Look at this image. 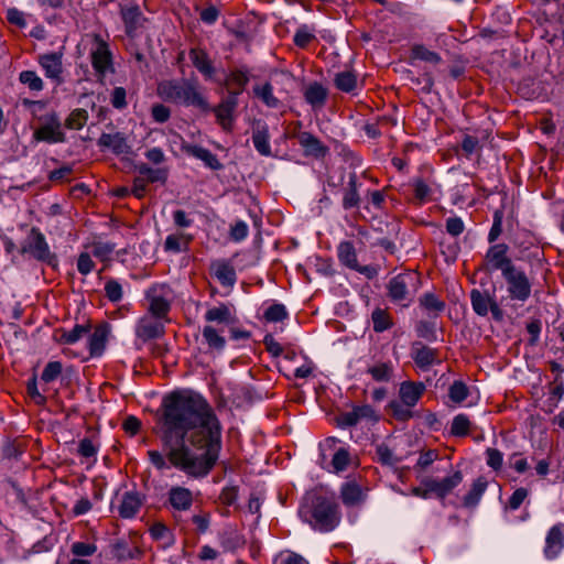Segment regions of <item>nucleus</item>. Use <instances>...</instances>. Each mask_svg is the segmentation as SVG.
<instances>
[{
    "label": "nucleus",
    "instance_id": "obj_1",
    "mask_svg": "<svg viewBox=\"0 0 564 564\" xmlns=\"http://www.w3.org/2000/svg\"><path fill=\"white\" fill-rule=\"evenodd\" d=\"M160 440L171 465L188 476L204 477L221 448V425L199 394L176 391L164 397Z\"/></svg>",
    "mask_w": 564,
    "mask_h": 564
},
{
    "label": "nucleus",
    "instance_id": "obj_2",
    "mask_svg": "<svg viewBox=\"0 0 564 564\" xmlns=\"http://www.w3.org/2000/svg\"><path fill=\"white\" fill-rule=\"evenodd\" d=\"M299 514L313 530L322 533L335 530L340 522L338 506L322 496L307 498L301 505Z\"/></svg>",
    "mask_w": 564,
    "mask_h": 564
},
{
    "label": "nucleus",
    "instance_id": "obj_3",
    "mask_svg": "<svg viewBox=\"0 0 564 564\" xmlns=\"http://www.w3.org/2000/svg\"><path fill=\"white\" fill-rule=\"evenodd\" d=\"M158 94L162 99L167 101L193 106L204 112L210 110V105L200 93L199 86L194 79L182 78L163 80L158 85Z\"/></svg>",
    "mask_w": 564,
    "mask_h": 564
},
{
    "label": "nucleus",
    "instance_id": "obj_4",
    "mask_svg": "<svg viewBox=\"0 0 564 564\" xmlns=\"http://www.w3.org/2000/svg\"><path fill=\"white\" fill-rule=\"evenodd\" d=\"M22 105L28 108L32 117L39 121L40 126L33 132V138L36 141L47 143L65 142L66 135L62 129L58 115L55 111H46V104L44 101L23 99Z\"/></svg>",
    "mask_w": 564,
    "mask_h": 564
},
{
    "label": "nucleus",
    "instance_id": "obj_5",
    "mask_svg": "<svg viewBox=\"0 0 564 564\" xmlns=\"http://www.w3.org/2000/svg\"><path fill=\"white\" fill-rule=\"evenodd\" d=\"M506 282V296L501 304L511 313L518 314V310L531 297L532 282L530 276L518 267L502 275Z\"/></svg>",
    "mask_w": 564,
    "mask_h": 564
},
{
    "label": "nucleus",
    "instance_id": "obj_6",
    "mask_svg": "<svg viewBox=\"0 0 564 564\" xmlns=\"http://www.w3.org/2000/svg\"><path fill=\"white\" fill-rule=\"evenodd\" d=\"M82 44L88 48L89 58L97 80L105 83L107 75L115 73L112 53L101 35L93 33L83 37Z\"/></svg>",
    "mask_w": 564,
    "mask_h": 564
},
{
    "label": "nucleus",
    "instance_id": "obj_7",
    "mask_svg": "<svg viewBox=\"0 0 564 564\" xmlns=\"http://www.w3.org/2000/svg\"><path fill=\"white\" fill-rule=\"evenodd\" d=\"M20 252L22 254H29L33 259L51 267H56L58 262L56 254L51 252L45 236L35 227L31 228L26 238L21 243Z\"/></svg>",
    "mask_w": 564,
    "mask_h": 564
},
{
    "label": "nucleus",
    "instance_id": "obj_8",
    "mask_svg": "<svg viewBox=\"0 0 564 564\" xmlns=\"http://www.w3.org/2000/svg\"><path fill=\"white\" fill-rule=\"evenodd\" d=\"M417 276L413 272L400 273L393 276L388 284V294L390 299L406 306L416 291Z\"/></svg>",
    "mask_w": 564,
    "mask_h": 564
},
{
    "label": "nucleus",
    "instance_id": "obj_9",
    "mask_svg": "<svg viewBox=\"0 0 564 564\" xmlns=\"http://www.w3.org/2000/svg\"><path fill=\"white\" fill-rule=\"evenodd\" d=\"M149 300V311L158 318H163L170 311L172 290L166 284L152 286L147 292Z\"/></svg>",
    "mask_w": 564,
    "mask_h": 564
},
{
    "label": "nucleus",
    "instance_id": "obj_10",
    "mask_svg": "<svg viewBox=\"0 0 564 564\" xmlns=\"http://www.w3.org/2000/svg\"><path fill=\"white\" fill-rule=\"evenodd\" d=\"M337 257L339 262L346 268L357 271L368 279L377 275V269L372 265H360L357 259V252L351 241H341L337 247Z\"/></svg>",
    "mask_w": 564,
    "mask_h": 564
},
{
    "label": "nucleus",
    "instance_id": "obj_11",
    "mask_svg": "<svg viewBox=\"0 0 564 564\" xmlns=\"http://www.w3.org/2000/svg\"><path fill=\"white\" fill-rule=\"evenodd\" d=\"M470 302L477 315L486 316L488 312H491L494 319L498 322L503 319L502 308L488 293L474 289L470 292Z\"/></svg>",
    "mask_w": 564,
    "mask_h": 564
},
{
    "label": "nucleus",
    "instance_id": "obj_12",
    "mask_svg": "<svg viewBox=\"0 0 564 564\" xmlns=\"http://www.w3.org/2000/svg\"><path fill=\"white\" fill-rule=\"evenodd\" d=\"M238 91H229L228 97L218 106L210 107L209 111L215 113L217 122L225 131H231L232 129L235 111L238 106Z\"/></svg>",
    "mask_w": 564,
    "mask_h": 564
},
{
    "label": "nucleus",
    "instance_id": "obj_13",
    "mask_svg": "<svg viewBox=\"0 0 564 564\" xmlns=\"http://www.w3.org/2000/svg\"><path fill=\"white\" fill-rule=\"evenodd\" d=\"M509 247L506 243L491 246L486 253V261L489 270L501 272V275L517 267L508 257Z\"/></svg>",
    "mask_w": 564,
    "mask_h": 564
},
{
    "label": "nucleus",
    "instance_id": "obj_14",
    "mask_svg": "<svg viewBox=\"0 0 564 564\" xmlns=\"http://www.w3.org/2000/svg\"><path fill=\"white\" fill-rule=\"evenodd\" d=\"M362 420L376 421V412L369 404L354 406L349 412H343L336 417L337 425L341 429L357 425Z\"/></svg>",
    "mask_w": 564,
    "mask_h": 564
},
{
    "label": "nucleus",
    "instance_id": "obj_15",
    "mask_svg": "<svg viewBox=\"0 0 564 564\" xmlns=\"http://www.w3.org/2000/svg\"><path fill=\"white\" fill-rule=\"evenodd\" d=\"M463 481V474L456 470L451 476L441 480L434 478H426L423 480L424 486L430 492L435 494L440 498L446 497L454 488Z\"/></svg>",
    "mask_w": 564,
    "mask_h": 564
},
{
    "label": "nucleus",
    "instance_id": "obj_16",
    "mask_svg": "<svg viewBox=\"0 0 564 564\" xmlns=\"http://www.w3.org/2000/svg\"><path fill=\"white\" fill-rule=\"evenodd\" d=\"M564 549V524H554L546 533L543 553L546 558L554 560Z\"/></svg>",
    "mask_w": 564,
    "mask_h": 564
},
{
    "label": "nucleus",
    "instance_id": "obj_17",
    "mask_svg": "<svg viewBox=\"0 0 564 564\" xmlns=\"http://www.w3.org/2000/svg\"><path fill=\"white\" fill-rule=\"evenodd\" d=\"M121 19L128 36H134L135 32L143 26L145 18L138 4L124 3L120 8Z\"/></svg>",
    "mask_w": 564,
    "mask_h": 564
},
{
    "label": "nucleus",
    "instance_id": "obj_18",
    "mask_svg": "<svg viewBox=\"0 0 564 564\" xmlns=\"http://www.w3.org/2000/svg\"><path fill=\"white\" fill-rule=\"evenodd\" d=\"M39 64L44 69L46 78L54 82L55 85H61L63 79V63L62 54L50 53L39 56Z\"/></svg>",
    "mask_w": 564,
    "mask_h": 564
},
{
    "label": "nucleus",
    "instance_id": "obj_19",
    "mask_svg": "<svg viewBox=\"0 0 564 564\" xmlns=\"http://www.w3.org/2000/svg\"><path fill=\"white\" fill-rule=\"evenodd\" d=\"M164 334V325L150 316L141 317L135 326V336L145 343L154 338H159Z\"/></svg>",
    "mask_w": 564,
    "mask_h": 564
},
{
    "label": "nucleus",
    "instance_id": "obj_20",
    "mask_svg": "<svg viewBox=\"0 0 564 564\" xmlns=\"http://www.w3.org/2000/svg\"><path fill=\"white\" fill-rule=\"evenodd\" d=\"M98 145L110 150L117 155L128 154L131 151L126 135L121 132L102 133L98 139Z\"/></svg>",
    "mask_w": 564,
    "mask_h": 564
},
{
    "label": "nucleus",
    "instance_id": "obj_21",
    "mask_svg": "<svg viewBox=\"0 0 564 564\" xmlns=\"http://www.w3.org/2000/svg\"><path fill=\"white\" fill-rule=\"evenodd\" d=\"M181 149L186 154L203 161L204 164L210 170L219 171L223 169V164L219 162L217 156L206 148L183 142Z\"/></svg>",
    "mask_w": 564,
    "mask_h": 564
},
{
    "label": "nucleus",
    "instance_id": "obj_22",
    "mask_svg": "<svg viewBox=\"0 0 564 564\" xmlns=\"http://www.w3.org/2000/svg\"><path fill=\"white\" fill-rule=\"evenodd\" d=\"M109 335V324L104 323L95 327L88 338V348L91 357H99L104 354Z\"/></svg>",
    "mask_w": 564,
    "mask_h": 564
},
{
    "label": "nucleus",
    "instance_id": "obj_23",
    "mask_svg": "<svg viewBox=\"0 0 564 564\" xmlns=\"http://www.w3.org/2000/svg\"><path fill=\"white\" fill-rule=\"evenodd\" d=\"M425 389L426 387L423 382L404 381L399 388V401L414 408L422 398Z\"/></svg>",
    "mask_w": 564,
    "mask_h": 564
},
{
    "label": "nucleus",
    "instance_id": "obj_24",
    "mask_svg": "<svg viewBox=\"0 0 564 564\" xmlns=\"http://www.w3.org/2000/svg\"><path fill=\"white\" fill-rule=\"evenodd\" d=\"M300 145L304 149L305 155L317 159L325 158L328 154V148L319 139L307 131L300 132L297 135Z\"/></svg>",
    "mask_w": 564,
    "mask_h": 564
},
{
    "label": "nucleus",
    "instance_id": "obj_25",
    "mask_svg": "<svg viewBox=\"0 0 564 564\" xmlns=\"http://www.w3.org/2000/svg\"><path fill=\"white\" fill-rule=\"evenodd\" d=\"M360 183L356 173H350L348 176L347 185L343 189V208L348 210L359 206Z\"/></svg>",
    "mask_w": 564,
    "mask_h": 564
},
{
    "label": "nucleus",
    "instance_id": "obj_26",
    "mask_svg": "<svg viewBox=\"0 0 564 564\" xmlns=\"http://www.w3.org/2000/svg\"><path fill=\"white\" fill-rule=\"evenodd\" d=\"M412 357L414 362L421 368V369H429L434 364L440 362V358L437 356V351L431 347L415 344L412 348Z\"/></svg>",
    "mask_w": 564,
    "mask_h": 564
},
{
    "label": "nucleus",
    "instance_id": "obj_27",
    "mask_svg": "<svg viewBox=\"0 0 564 564\" xmlns=\"http://www.w3.org/2000/svg\"><path fill=\"white\" fill-rule=\"evenodd\" d=\"M210 270L221 285L231 288L236 283V271L229 262L217 260L212 263Z\"/></svg>",
    "mask_w": 564,
    "mask_h": 564
},
{
    "label": "nucleus",
    "instance_id": "obj_28",
    "mask_svg": "<svg viewBox=\"0 0 564 564\" xmlns=\"http://www.w3.org/2000/svg\"><path fill=\"white\" fill-rule=\"evenodd\" d=\"M204 318L208 323L224 325H230L236 322L232 307L226 304H219L208 308L204 315Z\"/></svg>",
    "mask_w": 564,
    "mask_h": 564
},
{
    "label": "nucleus",
    "instance_id": "obj_29",
    "mask_svg": "<svg viewBox=\"0 0 564 564\" xmlns=\"http://www.w3.org/2000/svg\"><path fill=\"white\" fill-rule=\"evenodd\" d=\"M142 506L141 498L137 491H127L122 495L118 507L119 516L123 519L135 517Z\"/></svg>",
    "mask_w": 564,
    "mask_h": 564
},
{
    "label": "nucleus",
    "instance_id": "obj_30",
    "mask_svg": "<svg viewBox=\"0 0 564 564\" xmlns=\"http://www.w3.org/2000/svg\"><path fill=\"white\" fill-rule=\"evenodd\" d=\"M169 502L174 510H188L193 505V494L185 487H172L169 491Z\"/></svg>",
    "mask_w": 564,
    "mask_h": 564
},
{
    "label": "nucleus",
    "instance_id": "obj_31",
    "mask_svg": "<svg viewBox=\"0 0 564 564\" xmlns=\"http://www.w3.org/2000/svg\"><path fill=\"white\" fill-rule=\"evenodd\" d=\"M252 143L259 154L263 156L272 155L269 128L265 123H258L256 128H253Z\"/></svg>",
    "mask_w": 564,
    "mask_h": 564
},
{
    "label": "nucleus",
    "instance_id": "obj_32",
    "mask_svg": "<svg viewBox=\"0 0 564 564\" xmlns=\"http://www.w3.org/2000/svg\"><path fill=\"white\" fill-rule=\"evenodd\" d=\"M340 497L345 505L356 506L364 500L365 494L360 484L355 479H349L343 484L340 488Z\"/></svg>",
    "mask_w": 564,
    "mask_h": 564
},
{
    "label": "nucleus",
    "instance_id": "obj_33",
    "mask_svg": "<svg viewBox=\"0 0 564 564\" xmlns=\"http://www.w3.org/2000/svg\"><path fill=\"white\" fill-rule=\"evenodd\" d=\"M203 339L210 351L220 354L226 347V339L221 335L220 329H216L213 325H206L202 332Z\"/></svg>",
    "mask_w": 564,
    "mask_h": 564
},
{
    "label": "nucleus",
    "instance_id": "obj_34",
    "mask_svg": "<svg viewBox=\"0 0 564 564\" xmlns=\"http://www.w3.org/2000/svg\"><path fill=\"white\" fill-rule=\"evenodd\" d=\"M188 56L196 69L206 78H212L214 76L215 68L205 51L200 48H192Z\"/></svg>",
    "mask_w": 564,
    "mask_h": 564
},
{
    "label": "nucleus",
    "instance_id": "obj_35",
    "mask_svg": "<svg viewBox=\"0 0 564 564\" xmlns=\"http://www.w3.org/2000/svg\"><path fill=\"white\" fill-rule=\"evenodd\" d=\"M393 372L394 368L391 361L376 362L367 369V373L378 382H389L393 377Z\"/></svg>",
    "mask_w": 564,
    "mask_h": 564
},
{
    "label": "nucleus",
    "instance_id": "obj_36",
    "mask_svg": "<svg viewBox=\"0 0 564 564\" xmlns=\"http://www.w3.org/2000/svg\"><path fill=\"white\" fill-rule=\"evenodd\" d=\"M220 544L225 551H235L245 545L243 536L235 528H226L220 534Z\"/></svg>",
    "mask_w": 564,
    "mask_h": 564
},
{
    "label": "nucleus",
    "instance_id": "obj_37",
    "mask_svg": "<svg viewBox=\"0 0 564 564\" xmlns=\"http://www.w3.org/2000/svg\"><path fill=\"white\" fill-rule=\"evenodd\" d=\"M304 98L312 107H323L327 98V90L318 83L308 85L304 91Z\"/></svg>",
    "mask_w": 564,
    "mask_h": 564
},
{
    "label": "nucleus",
    "instance_id": "obj_38",
    "mask_svg": "<svg viewBox=\"0 0 564 564\" xmlns=\"http://www.w3.org/2000/svg\"><path fill=\"white\" fill-rule=\"evenodd\" d=\"M486 488H487L486 480H484L482 478L476 479L473 482L469 491L464 497V500H463L464 506L467 508L476 507L478 505V502L480 501L484 492L486 491Z\"/></svg>",
    "mask_w": 564,
    "mask_h": 564
},
{
    "label": "nucleus",
    "instance_id": "obj_39",
    "mask_svg": "<svg viewBox=\"0 0 564 564\" xmlns=\"http://www.w3.org/2000/svg\"><path fill=\"white\" fill-rule=\"evenodd\" d=\"M253 93L267 107L278 108L280 106V100L273 95V87L270 83L254 86Z\"/></svg>",
    "mask_w": 564,
    "mask_h": 564
},
{
    "label": "nucleus",
    "instance_id": "obj_40",
    "mask_svg": "<svg viewBox=\"0 0 564 564\" xmlns=\"http://www.w3.org/2000/svg\"><path fill=\"white\" fill-rule=\"evenodd\" d=\"M334 83L337 89L351 93L357 86V77L352 72L344 70L335 75Z\"/></svg>",
    "mask_w": 564,
    "mask_h": 564
},
{
    "label": "nucleus",
    "instance_id": "obj_41",
    "mask_svg": "<svg viewBox=\"0 0 564 564\" xmlns=\"http://www.w3.org/2000/svg\"><path fill=\"white\" fill-rule=\"evenodd\" d=\"M150 534L153 540L161 541L163 546H171L174 543V535L171 530L163 523H154L150 528Z\"/></svg>",
    "mask_w": 564,
    "mask_h": 564
},
{
    "label": "nucleus",
    "instance_id": "obj_42",
    "mask_svg": "<svg viewBox=\"0 0 564 564\" xmlns=\"http://www.w3.org/2000/svg\"><path fill=\"white\" fill-rule=\"evenodd\" d=\"M469 395V389L460 380L454 381L448 388V398L455 404L463 403Z\"/></svg>",
    "mask_w": 564,
    "mask_h": 564
},
{
    "label": "nucleus",
    "instance_id": "obj_43",
    "mask_svg": "<svg viewBox=\"0 0 564 564\" xmlns=\"http://www.w3.org/2000/svg\"><path fill=\"white\" fill-rule=\"evenodd\" d=\"M19 82L31 91H41L44 88L42 78L34 70H23L19 74Z\"/></svg>",
    "mask_w": 564,
    "mask_h": 564
},
{
    "label": "nucleus",
    "instance_id": "obj_44",
    "mask_svg": "<svg viewBox=\"0 0 564 564\" xmlns=\"http://www.w3.org/2000/svg\"><path fill=\"white\" fill-rule=\"evenodd\" d=\"M471 422L466 414L454 416L451 425V434L457 437H464L469 433Z\"/></svg>",
    "mask_w": 564,
    "mask_h": 564
},
{
    "label": "nucleus",
    "instance_id": "obj_45",
    "mask_svg": "<svg viewBox=\"0 0 564 564\" xmlns=\"http://www.w3.org/2000/svg\"><path fill=\"white\" fill-rule=\"evenodd\" d=\"M90 332V326L87 325H75L73 329L63 332L61 335L59 341L63 344H75L80 340L85 335Z\"/></svg>",
    "mask_w": 564,
    "mask_h": 564
},
{
    "label": "nucleus",
    "instance_id": "obj_46",
    "mask_svg": "<svg viewBox=\"0 0 564 564\" xmlns=\"http://www.w3.org/2000/svg\"><path fill=\"white\" fill-rule=\"evenodd\" d=\"M412 56L413 58L436 65L442 61V57L438 53L429 50L424 45H414L412 47Z\"/></svg>",
    "mask_w": 564,
    "mask_h": 564
},
{
    "label": "nucleus",
    "instance_id": "obj_47",
    "mask_svg": "<svg viewBox=\"0 0 564 564\" xmlns=\"http://www.w3.org/2000/svg\"><path fill=\"white\" fill-rule=\"evenodd\" d=\"M88 119V113L85 109H75L73 110L65 121L66 128L70 130H79L82 129Z\"/></svg>",
    "mask_w": 564,
    "mask_h": 564
},
{
    "label": "nucleus",
    "instance_id": "obj_48",
    "mask_svg": "<svg viewBox=\"0 0 564 564\" xmlns=\"http://www.w3.org/2000/svg\"><path fill=\"white\" fill-rule=\"evenodd\" d=\"M350 464V454L347 448L336 449L332 458V467L335 473L345 470Z\"/></svg>",
    "mask_w": 564,
    "mask_h": 564
},
{
    "label": "nucleus",
    "instance_id": "obj_49",
    "mask_svg": "<svg viewBox=\"0 0 564 564\" xmlns=\"http://www.w3.org/2000/svg\"><path fill=\"white\" fill-rule=\"evenodd\" d=\"M373 330L381 333L390 328L391 322L388 313L381 308H376L371 314Z\"/></svg>",
    "mask_w": 564,
    "mask_h": 564
},
{
    "label": "nucleus",
    "instance_id": "obj_50",
    "mask_svg": "<svg viewBox=\"0 0 564 564\" xmlns=\"http://www.w3.org/2000/svg\"><path fill=\"white\" fill-rule=\"evenodd\" d=\"M70 552L75 557L84 558L94 555L97 552V545L95 543L77 541L72 544Z\"/></svg>",
    "mask_w": 564,
    "mask_h": 564
},
{
    "label": "nucleus",
    "instance_id": "obj_51",
    "mask_svg": "<svg viewBox=\"0 0 564 564\" xmlns=\"http://www.w3.org/2000/svg\"><path fill=\"white\" fill-rule=\"evenodd\" d=\"M389 409H390L393 417H395L397 420H400V421H408L409 419H411L413 416V413L411 411L412 408L402 403L399 400H392L389 403Z\"/></svg>",
    "mask_w": 564,
    "mask_h": 564
},
{
    "label": "nucleus",
    "instance_id": "obj_52",
    "mask_svg": "<svg viewBox=\"0 0 564 564\" xmlns=\"http://www.w3.org/2000/svg\"><path fill=\"white\" fill-rule=\"evenodd\" d=\"M378 462L386 466H395L400 463V458L384 444H380L376 448Z\"/></svg>",
    "mask_w": 564,
    "mask_h": 564
},
{
    "label": "nucleus",
    "instance_id": "obj_53",
    "mask_svg": "<svg viewBox=\"0 0 564 564\" xmlns=\"http://www.w3.org/2000/svg\"><path fill=\"white\" fill-rule=\"evenodd\" d=\"M105 295L112 303L120 302L123 296L121 284L115 279H109L105 284Z\"/></svg>",
    "mask_w": 564,
    "mask_h": 564
},
{
    "label": "nucleus",
    "instance_id": "obj_54",
    "mask_svg": "<svg viewBox=\"0 0 564 564\" xmlns=\"http://www.w3.org/2000/svg\"><path fill=\"white\" fill-rule=\"evenodd\" d=\"M188 239L185 235H169L164 242V249L172 252H181L187 245Z\"/></svg>",
    "mask_w": 564,
    "mask_h": 564
},
{
    "label": "nucleus",
    "instance_id": "obj_55",
    "mask_svg": "<svg viewBox=\"0 0 564 564\" xmlns=\"http://www.w3.org/2000/svg\"><path fill=\"white\" fill-rule=\"evenodd\" d=\"M249 82V73L247 69H235L228 75V85L236 86L240 94Z\"/></svg>",
    "mask_w": 564,
    "mask_h": 564
},
{
    "label": "nucleus",
    "instance_id": "obj_56",
    "mask_svg": "<svg viewBox=\"0 0 564 564\" xmlns=\"http://www.w3.org/2000/svg\"><path fill=\"white\" fill-rule=\"evenodd\" d=\"M288 317V311L283 304L275 303L269 306L264 312V318L268 322H282Z\"/></svg>",
    "mask_w": 564,
    "mask_h": 564
},
{
    "label": "nucleus",
    "instance_id": "obj_57",
    "mask_svg": "<svg viewBox=\"0 0 564 564\" xmlns=\"http://www.w3.org/2000/svg\"><path fill=\"white\" fill-rule=\"evenodd\" d=\"M62 362L59 361H50L43 369L41 375V380L50 383L57 379V377L62 373Z\"/></svg>",
    "mask_w": 564,
    "mask_h": 564
},
{
    "label": "nucleus",
    "instance_id": "obj_58",
    "mask_svg": "<svg viewBox=\"0 0 564 564\" xmlns=\"http://www.w3.org/2000/svg\"><path fill=\"white\" fill-rule=\"evenodd\" d=\"M413 187L415 199H417L420 204H423L430 199L432 189L423 180H415Z\"/></svg>",
    "mask_w": 564,
    "mask_h": 564
},
{
    "label": "nucleus",
    "instance_id": "obj_59",
    "mask_svg": "<svg viewBox=\"0 0 564 564\" xmlns=\"http://www.w3.org/2000/svg\"><path fill=\"white\" fill-rule=\"evenodd\" d=\"M115 250V245L110 242H95L93 245V254L100 259L101 261H106L109 259L111 253Z\"/></svg>",
    "mask_w": 564,
    "mask_h": 564
},
{
    "label": "nucleus",
    "instance_id": "obj_60",
    "mask_svg": "<svg viewBox=\"0 0 564 564\" xmlns=\"http://www.w3.org/2000/svg\"><path fill=\"white\" fill-rule=\"evenodd\" d=\"M502 219H503V214L501 210H496L494 213V221H492V226L489 230V234H488V241L491 243V242H495L499 236L501 235L502 232Z\"/></svg>",
    "mask_w": 564,
    "mask_h": 564
},
{
    "label": "nucleus",
    "instance_id": "obj_61",
    "mask_svg": "<svg viewBox=\"0 0 564 564\" xmlns=\"http://www.w3.org/2000/svg\"><path fill=\"white\" fill-rule=\"evenodd\" d=\"M98 452V446H96L91 440L83 438L78 444V454L84 458H94L96 457Z\"/></svg>",
    "mask_w": 564,
    "mask_h": 564
},
{
    "label": "nucleus",
    "instance_id": "obj_62",
    "mask_svg": "<svg viewBox=\"0 0 564 564\" xmlns=\"http://www.w3.org/2000/svg\"><path fill=\"white\" fill-rule=\"evenodd\" d=\"M314 37L313 32L306 25H303L296 30L294 43L299 47H305Z\"/></svg>",
    "mask_w": 564,
    "mask_h": 564
},
{
    "label": "nucleus",
    "instance_id": "obj_63",
    "mask_svg": "<svg viewBox=\"0 0 564 564\" xmlns=\"http://www.w3.org/2000/svg\"><path fill=\"white\" fill-rule=\"evenodd\" d=\"M421 304L429 311L441 312L444 310L445 304L437 296L432 293H426L421 299Z\"/></svg>",
    "mask_w": 564,
    "mask_h": 564
},
{
    "label": "nucleus",
    "instance_id": "obj_64",
    "mask_svg": "<svg viewBox=\"0 0 564 564\" xmlns=\"http://www.w3.org/2000/svg\"><path fill=\"white\" fill-rule=\"evenodd\" d=\"M95 269V262L87 252H83L77 259V270L80 274L87 275Z\"/></svg>",
    "mask_w": 564,
    "mask_h": 564
}]
</instances>
